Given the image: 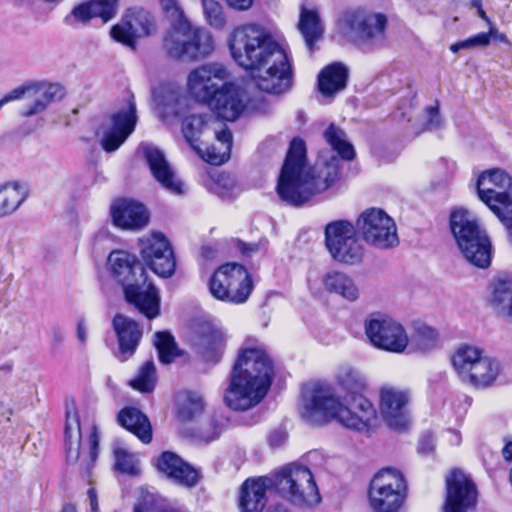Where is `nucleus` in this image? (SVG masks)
Instances as JSON below:
<instances>
[{
	"label": "nucleus",
	"instance_id": "obj_4",
	"mask_svg": "<svg viewBox=\"0 0 512 512\" xmlns=\"http://www.w3.org/2000/svg\"><path fill=\"white\" fill-rule=\"evenodd\" d=\"M272 379V360L263 348L241 349L224 396L227 406L233 410L256 406L266 396Z\"/></svg>",
	"mask_w": 512,
	"mask_h": 512
},
{
	"label": "nucleus",
	"instance_id": "obj_10",
	"mask_svg": "<svg viewBox=\"0 0 512 512\" xmlns=\"http://www.w3.org/2000/svg\"><path fill=\"white\" fill-rule=\"evenodd\" d=\"M477 192L502 223L510 224L512 217V178L501 169L483 172L477 180Z\"/></svg>",
	"mask_w": 512,
	"mask_h": 512
},
{
	"label": "nucleus",
	"instance_id": "obj_28",
	"mask_svg": "<svg viewBox=\"0 0 512 512\" xmlns=\"http://www.w3.org/2000/svg\"><path fill=\"white\" fill-rule=\"evenodd\" d=\"M273 486L272 478H248L240 488L239 508L241 512H262L267 504L266 491Z\"/></svg>",
	"mask_w": 512,
	"mask_h": 512
},
{
	"label": "nucleus",
	"instance_id": "obj_53",
	"mask_svg": "<svg viewBox=\"0 0 512 512\" xmlns=\"http://www.w3.org/2000/svg\"><path fill=\"white\" fill-rule=\"evenodd\" d=\"M34 88L36 87L33 86V83H30L13 89L8 94H6L2 99H0V109L10 101L21 99L26 95L28 96V94L31 93V91Z\"/></svg>",
	"mask_w": 512,
	"mask_h": 512
},
{
	"label": "nucleus",
	"instance_id": "obj_6",
	"mask_svg": "<svg viewBox=\"0 0 512 512\" xmlns=\"http://www.w3.org/2000/svg\"><path fill=\"white\" fill-rule=\"evenodd\" d=\"M170 25L163 40V48L169 57L197 60L208 56L214 50V40L209 31L195 28L189 21Z\"/></svg>",
	"mask_w": 512,
	"mask_h": 512
},
{
	"label": "nucleus",
	"instance_id": "obj_61",
	"mask_svg": "<svg viewBox=\"0 0 512 512\" xmlns=\"http://www.w3.org/2000/svg\"><path fill=\"white\" fill-rule=\"evenodd\" d=\"M88 338V332L84 321H79L77 324V339L85 344Z\"/></svg>",
	"mask_w": 512,
	"mask_h": 512
},
{
	"label": "nucleus",
	"instance_id": "obj_56",
	"mask_svg": "<svg viewBox=\"0 0 512 512\" xmlns=\"http://www.w3.org/2000/svg\"><path fill=\"white\" fill-rule=\"evenodd\" d=\"M287 439V433L282 429H276L269 435L268 441L272 447L282 445Z\"/></svg>",
	"mask_w": 512,
	"mask_h": 512
},
{
	"label": "nucleus",
	"instance_id": "obj_19",
	"mask_svg": "<svg viewBox=\"0 0 512 512\" xmlns=\"http://www.w3.org/2000/svg\"><path fill=\"white\" fill-rule=\"evenodd\" d=\"M140 253L144 262L157 275L171 277L176 268L173 249L169 241L161 233H153L150 237L140 239Z\"/></svg>",
	"mask_w": 512,
	"mask_h": 512
},
{
	"label": "nucleus",
	"instance_id": "obj_37",
	"mask_svg": "<svg viewBox=\"0 0 512 512\" xmlns=\"http://www.w3.org/2000/svg\"><path fill=\"white\" fill-rule=\"evenodd\" d=\"M29 195L25 184L10 182L0 186V218L14 213Z\"/></svg>",
	"mask_w": 512,
	"mask_h": 512
},
{
	"label": "nucleus",
	"instance_id": "obj_38",
	"mask_svg": "<svg viewBox=\"0 0 512 512\" xmlns=\"http://www.w3.org/2000/svg\"><path fill=\"white\" fill-rule=\"evenodd\" d=\"M298 29L305 40L307 48L312 53L315 43L323 34V28L317 12L301 7Z\"/></svg>",
	"mask_w": 512,
	"mask_h": 512
},
{
	"label": "nucleus",
	"instance_id": "obj_9",
	"mask_svg": "<svg viewBox=\"0 0 512 512\" xmlns=\"http://www.w3.org/2000/svg\"><path fill=\"white\" fill-rule=\"evenodd\" d=\"M273 486L294 505L304 507L321 500L311 471L300 465L284 467L272 478Z\"/></svg>",
	"mask_w": 512,
	"mask_h": 512
},
{
	"label": "nucleus",
	"instance_id": "obj_2",
	"mask_svg": "<svg viewBox=\"0 0 512 512\" xmlns=\"http://www.w3.org/2000/svg\"><path fill=\"white\" fill-rule=\"evenodd\" d=\"M336 380L347 405L335 396L330 385L316 383L304 396L300 411L302 419L312 425H322L335 419L348 429L368 431L376 420V410L364 396L365 377L353 366L342 364L337 369Z\"/></svg>",
	"mask_w": 512,
	"mask_h": 512
},
{
	"label": "nucleus",
	"instance_id": "obj_60",
	"mask_svg": "<svg viewBox=\"0 0 512 512\" xmlns=\"http://www.w3.org/2000/svg\"><path fill=\"white\" fill-rule=\"evenodd\" d=\"M219 146L211 145L206 147L205 152L201 149V152H197L205 161L212 165H221L222 163H214L210 160L215 154H218Z\"/></svg>",
	"mask_w": 512,
	"mask_h": 512
},
{
	"label": "nucleus",
	"instance_id": "obj_24",
	"mask_svg": "<svg viewBox=\"0 0 512 512\" xmlns=\"http://www.w3.org/2000/svg\"><path fill=\"white\" fill-rule=\"evenodd\" d=\"M208 106L215 111L219 118L235 121L246 109V93L239 86L227 83L216 93Z\"/></svg>",
	"mask_w": 512,
	"mask_h": 512
},
{
	"label": "nucleus",
	"instance_id": "obj_32",
	"mask_svg": "<svg viewBox=\"0 0 512 512\" xmlns=\"http://www.w3.org/2000/svg\"><path fill=\"white\" fill-rule=\"evenodd\" d=\"M324 289L331 294H336L348 301H356L359 298V288L354 279L345 272L329 271L322 277Z\"/></svg>",
	"mask_w": 512,
	"mask_h": 512
},
{
	"label": "nucleus",
	"instance_id": "obj_43",
	"mask_svg": "<svg viewBox=\"0 0 512 512\" xmlns=\"http://www.w3.org/2000/svg\"><path fill=\"white\" fill-rule=\"evenodd\" d=\"M178 416L182 420H192L204 409L202 398L192 393H184L177 399Z\"/></svg>",
	"mask_w": 512,
	"mask_h": 512
},
{
	"label": "nucleus",
	"instance_id": "obj_30",
	"mask_svg": "<svg viewBox=\"0 0 512 512\" xmlns=\"http://www.w3.org/2000/svg\"><path fill=\"white\" fill-rule=\"evenodd\" d=\"M33 86L36 88L28 94L30 101L20 112L23 117L42 113L51 103L61 100L65 95V90L60 84L33 83Z\"/></svg>",
	"mask_w": 512,
	"mask_h": 512
},
{
	"label": "nucleus",
	"instance_id": "obj_5",
	"mask_svg": "<svg viewBox=\"0 0 512 512\" xmlns=\"http://www.w3.org/2000/svg\"><path fill=\"white\" fill-rule=\"evenodd\" d=\"M111 276L123 287L125 299L148 319L160 313L156 287L147 282V274L137 257L123 250L112 251L107 259Z\"/></svg>",
	"mask_w": 512,
	"mask_h": 512
},
{
	"label": "nucleus",
	"instance_id": "obj_16",
	"mask_svg": "<svg viewBox=\"0 0 512 512\" xmlns=\"http://www.w3.org/2000/svg\"><path fill=\"white\" fill-rule=\"evenodd\" d=\"M189 344L194 353L205 363L220 362L225 350L224 333L208 321H196L189 335Z\"/></svg>",
	"mask_w": 512,
	"mask_h": 512
},
{
	"label": "nucleus",
	"instance_id": "obj_45",
	"mask_svg": "<svg viewBox=\"0 0 512 512\" xmlns=\"http://www.w3.org/2000/svg\"><path fill=\"white\" fill-rule=\"evenodd\" d=\"M155 338L159 361L163 364L172 363L179 355L174 337L168 332H157Z\"/></svg>",
	"mask_w": 512,
	"mask_h": 512
},
{
	"label": "nucleus",
	"instance_id": "obj_44",
	"mask_svg": "<svg viewBox=\"0 0 512 512\" xmlns=\"http://www.w3.org/2000/svg\"><path fill=\"white\" fill-rule=\"evenodd\" d=\"M133 512H175V510L167 507L160 496L142 489Z\"/></svg>",
	"mask_w": 512,
	"mask_h": 512
},
{
	"label": "nucleus",
	"instance_id": "obj_58",
	"mask_svg": "<svg viewBox=\"0 0 512 512\" xmlns=\"http://www.w3.org/2000/svg\"><path fill=\"white\" fill-rule=\"evenodd\" d=\"M486 35H488L489 42L491 39H493L497 42L509 44L507 36L503 32H500L496 27H494L493 24L489 26V31L486 33Z\"/></svg>",
	"mask_w": 512,
	"mask_h": 512
},
{
	"label": "nucleus",
	"instance_id": "obj_55",
	"mask_svg": "<svg viewBox=\"0 0 512 512\" xmlns=\"http://www.w3.org/2000/svg\"><path fill=\"white\" fill-rule=\"evenodd\" d=\"M428 114L427 129H438L441 126V117L439 113V106H429L426 108Z\"/></svg>",
	"mask_w": 512,
	"mask_h": 512
},
{
	"label": "nucleus",
	"instance_id": "obj_27",
	"mask_svg": "<svg viewBox=\"0 0 512 512\" xmlns=\"http://www.w3.org/2000/svg\"><path fill=\"white\" fill-rule=\"evenodd\" d=\"M111 215L117 227L127 230H138L149 222L146 207L131 199H120L111 207Z\"/></svg>",
	"mask_w": 512,
	"mask_h": 512
},
{
	"label": "nucleus",
	"instance_id": "obj_23",
	"mask_svg": "<svg viewBox=\"0 0 512 512\" xmlns=\"http://www.w3.org/2000/svg\"><path fill=\"white\" fill-rule=\"evenodd\" d=\"M139 151L145 158L151 174L164 189L176 195L184 193V183L176 176L160 149L152 144H141Z\"/></svg>",
	"mask_w": 512,
	"mask_h": 512
},
{
	"label": "nucleus",
	"instance_id": "obj_17",
	"mask_svg": "<svg viewBox=\"0 0 512 512\" xmlns=\"http://www.w3.org/2000/svg\"><path fill=\"white\" fill-rule=\"evenodd\" d=\"M156 30V21L148 10L132 7L125 12L122 23L111 28L110 35L115 41L134 49L136 38L149 36Z\"/></svg>",
	"mask_w": 512,
	"mask_h": 512
},
{
	"label": "nucleus",
	"instance_id": "obj_47",
	"mask_svg": "<svg viewBox=\"0 0 512 512\" xmlns=\"http://www.w3.org/2000/svg\"><path fill=\"white\" fill-rule=\"evenodd\" d=\"M216 141L219 146L218 154L210 160L214 163H225L230 158L233 136L231 131L224 125L220 129H214Z\"/></svg>",
	"mask_w": 512,
	"mask_h": 512
},
{
	"label": "nucleus",
	"instance_id": "obj_20",
	"mask_svg": "<svg viewBox=\"0 0 512 512\" xmlns=\"http://www.w3.org/2000/svg\"><path fill=\"white\" fill-rule=\"evenodd\" d=\"M136 123V104L133 99H129L124 108L110 116L107 125H102L103 150L108 153L116 151L134 131Z\"/></svg>",
	"mask_w": 512,
	"mask_h": 512
},
{
	"label": "nucleus",
	"instance_id": "obj_15",
	"mask_svg": "<svg viewBox=\"0 0 512 512\" xmlns=\"http://www.w3.org/2000/svg\"><path fill=\"white\" fill-rule=\"evenodd\" d=\"M365 333L375 347L393 353H402L409 343L404 327L380 313L371 315L365 321Z\"/></svg>",
	"mask_w": 512,
	"mask_h": 512
},
{
	"label": "nucleus",
	"instance_id": "obj_18",
	"mask_svg": "<svg viewBox=\"0 0 512 512\" xmlns=\"http://www.w3.org/2000/svg\"><path fill=\"white\" fill-rule=\"evenodd\" d=\"M228 72L222 64L209 63L194 69L188 76V90L198 102L209 104L226 83Z\"/></svg>",
	"mask_w": 512,
	"mask_h": 512
},
{
	"label": "nucleus",
	"instance_id": "obj_51",
	"mask_svg": "<svg viewBox=\"0 0 512 512\" xmlns=\"http://www.w3.org/2000/svg\"><path fill=\"white\" fill-rule=\"evenodd\" d=\"M489 45L488 35L485 32L478 33L468 39L458 41L450 45L452 53H458L460 50H469L477 47H486Z\"/></svg>",
	"mask_w": 512,
	"mask_h": 512
},
{
	"label": "nucleus",
	"instance_id": "obj_26",
	"mask_svg": "<svg viewBox=\"0 0 512 512\" xmlns=\"http://www.w3.org/2000/svg\"><path fill=\"white\" fill-rule=\"evenodd\" d=\"M112 326L118 342L116 356L122 362L127 361L138 348L143 335L142 329L135 320L123 314H116L114 316Z\"/></svg>",
	"mask_w": 512,
	"mask_h": 512
},
{
	"label": "nucleus",
	"instance_id": "obj_50",
	"mask_svg": "<svg viewBox=\"0 0 512 512\" xmlns=\"http://www.w3.org/2000/svg\"><path fill=\"white\" fill-rule=\"evenodd\" d=\"M114 456L115 467L117 470L129 475L138 474L139 469L136 465V461L133 455L129 454L126 450L122 448H117L114 451Z\"/></svg>",
	"mask_w": 512,
	"mask_h": 512
},
{
	"label": "nucleus",
	"instance_id": "obj_14",
	"mask_svg": "<svg viewBox=\"0 0 512 512\" xmlns=\"http://www.w3.org/2000/svg\"><path fill=\"white\" fill-rule=\"evenodd\" d=\"M357 230L370 246L386 250L399 244L396 224L384 210L369 208L363 211L356 222Z\"/></svg>",
	"mask_w": 512,
	"mask_h": 512
},
{
	"label": "nucleus",
	"instance_id": "obj_3",
	"mask_svg": "<svg viewBox=\"0 0 512 512\" xmlns=\"http://www.w3.org/2000/svg\"><path fill=\"white\" fill-rule=\"evenodd\" d=\"M228 46L234 61L249 72L259 90L282 94L291 88L293 72L288 56L263 26L250 23L235 27Z\"/></svg>",
	"mask_w": 512,
	"mask_h": 512
},
{
	"label": "nucleus",
	"instance_id": "obj_25",
	"mask_svg": "<svg viewBox=\"0 0 512 512\" xmlns=\"http://www.w3.org/2000/svg\"><path fill=\"white\" fill-rule=\"evenodd\" d=\"M450 229L458 248L468 250L470 242L483 240L487 232L475 216L464 208L454 209L450 214Z\"/></svg>",
	"mask_w": 512,
	"mask_h": 512
},
{
	"label": "nucleus",
	"instance_id": "obj_39",
	"mask_svg": "<svg viewBox=\"0 0 512 512\" xmlns=\"http://www.w3.org/2000/svg\"><path fill=\"white\" fill-rule=\"evenodd\" d=\"M468 245V250L459 248L465 260L477 268H488L492 259V244L489 236H484L483 240L470 242Z\"/></svg>",
	"mask_w": 512,
	"mask_h": 512
},
{
	"label": "nucleus",
	"instance_id": "obj_7",
	"mask_svg": "<svg viewBox=\"0 0 512 512\" xmlns=\"http://www.w3.org/2000/svg\"><path fill=\"white\" fill-rule=\"evenodd\" d=\"M341 22L347 36L362 49L372 50L386 40L387 17L362 8H354L342 14Z\"/></svg>",
	"mask_w": 512,
	"mask_h": 512
},
{
	"label": "nucleus",
	"instance_id": "obj_57",
	"mask_svg": "<svg viewBox=\"0 0 512 512\" xmlns=\"http://www.w3.org/2000/svg\"><path fill=\"white\" fill-rule=\"evenodd\" d=\"M435 440L432 435L424 436L418 445V451L420 453L428 454L434 450Z\"/></svg>",
	"mask_w": 512,
	"mask_h": 512
},
{
	"label": "nucleus",
	"instance_id": "obj_41",
	"mask_svg": "<svg viewBox=\"0 0 512 512\" xmlns=\"http://www.w3.org/2000/svg\"><path fill=\"white\" fill-rule=\"evenodd\" d=\"M156 382V366L149 360L139 368L137 376L130 381V386L142 393H150L154 390Z\"/></svg>",
	"mask_w": 512,
	"mask_h": 512
},
{
	"label": "nucleus",
	"instance_id": "obj_8",
	"mask_svg": "<svg viewBox=\"0 0 512 512\" xmlns=\"http://www.w3.org/2000/svg\"><path fill=\"white\" fill-rule=\"evenodd\" d=\"M66 422H65V446L66 459L69 464H76L80 461L81 467L88 470L98 457L99 435L98 428L94 421V411H87V418L91 422L89 435L88 456H81V424L80 417L74 399L66 400Z\"/></svg>",
	"mask_w": 512,
	"mask_h": 512
},
{
	"label": "nucleus",
	"instance_id": "obj_59",
	"mask_svg": "<svg viewBox=\"0 0 512 512\" xmlns=\"http://www.w3.org/2000/svg\"><path fill=\"white\" fill-rule=\"evenodd\" d=\"M225 1L231 8L238 10V11L248 10L253 4V0H225Z\"/></svg>",
	"mask_w": 512,
	"mask_h": 512
},
{
	"label": "nucleus",
	"instance_id": "obj_29",
	"mask_svg": "<svg viewBox=\"0 0 512 512\" xmlns=\"http://www.w3.org/2000/svg\"><path fill=\"white\" fill-rule=\"evenodd\" d=\"M157 468L176 483L185 487H194L199 482V473L173 452H163L158 459Z\"/></svg>",
	"mask_w": 512,
	"mask_h": 512
},
{
	"label": "nucleus",
	"instance_id": "obj_34",
	"mask_svg": "<svg viewBox=\"0 0 512 512\" xmlns=\"http://www.w3.org/2000/svg\"><path fill=\"white\" fill-rule=\"evenodd\" d=\"M500 371L499 362L491 357L483 356L470 366V372L463 379V382L474 388H485L490 386L497 378Z\"/></svg>",
	"mask_w": 512,
	"mask_h": 512
},
{
	"label": "nucleus",
	"instance_id": "obj_12",
	"mask_svg": "<svg viewBox=\"0 0 512 512\" xmlns=\"http://www.w3.org/2000/svg\"><path fill=\"white\" fill-rule=\"evenodd\" d=\"M325 245L332 259L345 265H357L365 254L356 227L347 220L330 222L325 227Z\"/></svg>",
	"mask_w": 512,
	"mask_h": 512
},
{
	"label": "nucleus",
	"instance_id": "obj_63",
	"mask_svg": "<svg viewBox=\"0 0 512 512\" xmlns=\"http://www.w3.org/2000/svg\"><path fill=\"white\" fill-rule=\"evenodd\" d=\"M239 248L243 254L249 256L252 253L258 251L259 245L258 244H246V243L241 242L239 245Z\"/></svg>",
	"mask_w": 512,
	"mask_h": 512
},
{
	"label": "nucleus",
	"instance_id": "obj_40",
	"mask_svg": "<svg viewBox=\"0 0 512 512\" xmlns=\"http://www.w3.org/2000/svg\"><path fill=\"white\" fill-rule=\"evenodd\" d=\"M482 357V351L476 347L462 346L458 348L452 357V363L462 381L470 372V366H474L476 361L481 360Z\"/></svg>",
	"mask_w": 512,
	"mask_h": 512
},
{
	"label": "nucleus",
	"instance_id": "obj_46",
	"mask_svg": "<svg viewBox=\"0 0 512 512\" xmlns=\"http://www.w3.org/2000/svg\"><path fill=\"white\" fill-rule=\"evenodd\" d=\"M438 341V332L426 325L418 324L415 326V333L412 338V343L416 348L422 352H427L436 347Z\"/></svg>",
	"mask_w": 512,
	"mask_h": 512
},
{
	"label": "nucleus",
	"instance_id": "obj_54",
	"mask_svg": "<svg viewBox=\"0 0 512 512\" xmlns=\"http://www.w3.org/2000/svg\"><path fill=\"white\" fill-rule=\"evenodd\" d=\"M215 185H216L215 192L220 197L226 198L231 195V191L235 187V182L229 175L222 174L218 177V180Z\"/></svg>",
	"mask_w": 512,
	"mask_h": 512
},
{
	"label": "nucleus",
	"instance_id": "obj_48",
	"mask_svg": "<svg viewBox=\"0 0 512 512\" xmlns=\"http://www.w3.org/2000/svg\"><path fill=\"white\" fill-rule=\"evenodd\" d=\"M228 419L221 413H215L206 426L198 429L197 435L201 440L210 442L219 437L226 428Z\"/></svg>",
	"mask_w": 512,
	"mask_h": 512
},
{
	"label": "nucleus",
	"instance_id": "obj_64",
	"mask_svg": "<svg viewBox=\"0 0 512 512\" xmlns=\"http://www.w3.org/2000/svg\"><path fill=\"white\" fill-rule=\"evenodd\" d=\"M52 340L54 345H60L62 344L64 340V335L62 330L59 327H53L52 328Z\"/></svg>",
	"mask_w": 512,
	"mask_h": 512
},
{
	"label": "nucleus",
	"instance_id": "obj_33",
	"mask_svg": "<svg viewBox=\"0 0 512 512\" xmlns=\"http://www.w3.org/2000/svg\"><path fill=\"white\" fill-rule=\"evenodd\" d=\"M348 68L341 62L326 66L318 76V88L323 96H332L347 85Z\"/></svg>",
	"mask_w": 512,
	"mask_h": 512
},
{
	"label": "nucleus",
	"instance_id": "obj_21",
	"mask_svg": "<svg viewBox=\"0 0 512 512\" xmlns=\"http://www.w3.org/2000/svg\"><path fill=\"white\" fill-rule=\"evenodd\" d=\"M477 488L461 470L453 469L446 477L444 512H467L476 506Z\"/></svg>",
	"mask_w": 512,
	"mask_h": 512
},
{
	"label": "nucleus",
	"instance_id": "obj_35",
	"mask_svg": "<svg viewBox=\"0 0 512 512\" xmlns=\"http://www.w3.org/2000/svg\"><path fill=\"white\" fill-rule=\"evenodd\" d=\"M116 2L117 0H91L75 7L72 15L82 22L100 18L103 23H106L116 14Z\"/></svg>",
	"mask_w": 512,
	"mask_h": 512
},
{
	"label": "nucleus",
	"instance_id": "obj_11",
	"mask_svg": "<svg viewBox=\"0 0 512 512\" xmlns=\"http://www.w3.org/2000/svg\"><path fill=\"white\" fill-rule=\"evenodd\" d=\"M253 282L246 268L237 263L220 266L209 280V291L217 300L242 304L247 301Z\"/></svg>",
	"mask_w": 512,
	"mask_h": 512
},
{
	"label": "nucleus",
	"instance_id": "obj_1",
	"mask_svg": "<svg viewBox=\"0 0 512 512\" xmlns=\"http://www.w3.org/2000/svg\"><path fill=\"white\" fill-rule=\"evenodd\" d=\"M324 138L337 155L309 168L305 166V142L301 138L291 141L277 184L282 201L296 207L303 205L334 183L339 175L341 160L351 161L355 158L354 147L347 141L346 133L341 128L331 124L325 130Z\"/></svg>",
	"mask_w": 512,
	"mask_h": 512
},
{
	"label": "nucleus",
	"instance_id": "obj_52",
	"mask_svg": "<svg viewBox=\"0 0 512 512\" xmlns=\"http://www.w3.org/2000/svg\"><path fill=\"white\" fill-rule=\"evenodd\" d=\"M159 2L170 24L188 21L177 0H159Z\"/></svg>",
	"mask_w": 512,
	"mask_h": 512
},
{
	"label": "nucleus",
	"instance_id": "obj_13",
	"mask_svg": "<svg viewBox=\"0 0 512 512\" xmlns=\"http://www.w3.org/2000/svg\"><path fill=\"white\" fill-rule=\"evenodd\" d=\"M407 484L400 471L394 468L380 470L369 487L370 505L376 512H397L406 497Z\"/></svg>",
	"mask_w": 512,
	"mask_h": 512
},
{
	"label": "nucleus",
	"instance_id": "obj_36",
	"mask_svg": "<svg viewBox=\"0 0 512 512\" xmlns=\"http://www.w3.org/2000/svg\"><path fill=\"white\" fill-rule=\"evenodd\" d=\"M491 305L499 316L512 321V279L500 276L494 280Z\"/></svg>",
	"mask_w": 512,
	"mask_h": 512
},
{
	"label": "nucleus",
	"instance_id": "obj_49",
	"mask_svg": "<svg viewBox=\"0 0 512 512\" xmlns=\"http://www.w3.org/2000/svg\"><path fill=\"white\" fill-rule=\"evenodd\" d=\"M203 12L208 24L221 29L226 23L221 4L216 0H202Z\"/></svg>",
	"mask_w": 512,
	"mask_h": 512
},
{
	"label": "nucleus",
	"instance_id": "obj_62",
	"mask_svg": "<svg viewBox=\"0 0 512 512\" xmlns=\"http://www.w3.org/2000/svg\"><path fill=\"white\" fill-rule=\"evenodd\" d=\"M88 497L90 500L91 512H97L98 511V501H97V493L94 488H90L88 490Z\"/></svg>",
	"mask_w": 512,
	"mask_h": 512
},
{
	"label": "nucleus",
	"instance_id": "obj_31",
	"mask_svg": "<svg viewBox=\"0 0 512 512\" xmlns=\"http://www.w3.org/2000/svg\"><path fill=\"white\" fill-rule=\"evenodd\" d=\"M118 423L137 436L143 443L152 440V427L148 417L135 407H124L117 415Z\"/></svg>",
	"mask_w": 512,
	"mask_h": 512
},
{
	"label": "nucleus",
	"instance_id": "obj_42",
	"mask_svg": "<svg viewBox=\"0 0 512 512\" xmlns=\"http://www.w3.org/2000/svg\"><path fill=\"white\" fill-rule=\"evenodd\" d=\"M206 119L203 115L187 116L182 123V132L189 145L197 152H201L198 144L199 135L206 128Z\"/></svg>",
	"mask_w": 512,
	"mask_h": 512
},
{
	"label": "nucleus",
	"instance_id": "obj_22",
	"mask_svg": "<svg viewBox=\"0 0 512 512\" xmlns=\"http://www.w3.org/2000/svg\"><path fill=\"white\" fill-rule=\"evenodd\" d=\"M409 395L406 391L393 386H384L380 390V412L386 424L394 430H405L410 422L407 405Z\"/></svg>",
	"mask_w": 512,
	"mask_h": 512
}]
</instances>
